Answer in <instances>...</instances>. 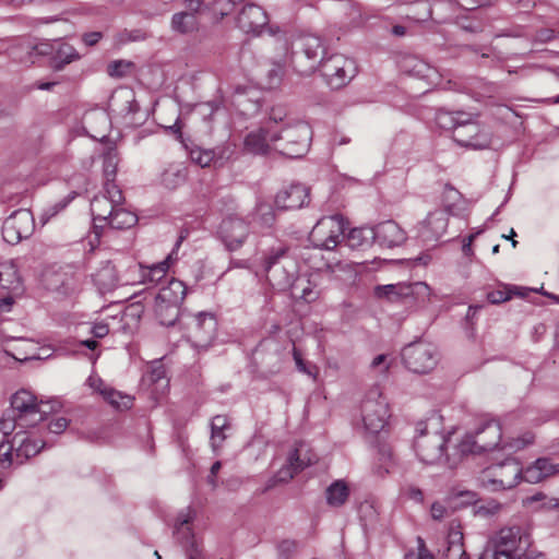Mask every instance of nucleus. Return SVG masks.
Listing matches in <instances>:
<instances>
[{
	"label": "nucleus",
	"instance_id": "nucleus-1",
	"mask_svg": "<svg viewBox=\"0 0 559 559\" xmlns=\"http://www.w3.org/2000/svg\"><path fill=\"white\" fill-rule=\"evenodd\" d=\"M502 442V428L495 418H483L473 432H467L457 450L462 455L495 450Z\"/></svg>",
	"mask_w": 559,
	"mask_h": 559
},
{
	"label": "nucleus",
	"instance_id": "nucleus-2",
	"mask_svg": "<svg viewBox=\"0 0 559 559\" xmlns=\"http://www.w3.org/2000/svg\"><path fill=\"white\" fill-rule=\"evenodd\" d=\"M312 132L304 121H287L284 127L274 130L271 140L280 142L277 148L290 158L302 157L309 148Z\"/></svg>",
	"mask_w": 559,
	"mask_h": 559
},
{
	"label": "nucleus",
	"instance_id": "nucleus-3",
	"mask_svg": "<svg viewBox=\"0 0 559 559\" xmlns=\"http://www.w3.org/2000/svg\"><path fill=\"white\" fill-rule=\"evenodd\" d=\"M324 52L325 47L319 36L304 35L293 44L289 60L296 72L309 75L326 59Z\"/></svg>",
	"mask_w": 559,
	"mask_h": 559
},
{
	"label": "nucleus",
	"instance_id": "nucleus-4",
	"mask_svg": "<svg viewBox=\"0 0 559 559\" xmlns=\"http://www.w3.org/2000/svg\"><path fill=\"white\" fill-rule=\"evenodd\" d=\"M263 270L269 284L277 290L290 287L294 278V263L287 257V248H272L263 259Z\"/></svg>",
	"mask_w": 559,
	"mask_h": 559
},
{
	"label": "nucleus",
	"instance_id": "nucleus-5",
	"mask_svg": "<svg viewBox=\"0 0 559 559\" xmlns=\"http://www.w3.org/2000/svg\"><path fill=\"white\" fill-rule=\"evenodd\" d=\"M417 430L419 435L415 439L414 448L419 460L426 464L444 463L453 466L450 457L444 454L448 442L445 436L438 431L428 432L424 423L418 424Z\"/></svg>",
	"mask_w": 559,
	"mask_h": 559
},
{
	"label": "nucleus",
	"instance_id": "nucleus-6",
	"mask_svg": "<svg viewBox=\"0 0 559 559\" xmlns=\"http://www.w3.org/2000/svg\"><path fill=\"white\" fill-rule=\"evenodd\" d=\"M493 559H521L531 545L530 536L520 527L501 528L492 538Z\"/></svg>",
	"mask_w": 559,
	"mask_h": 559
},
{
	"label": "nucleus",
	"instance_id": "nucleus-7",
	"mask_svg": "<svg viewBox=\"0 0 559 559\" xmlns=\"http://www.w3.org/2000/svg\"><path fill=\"white\" fill-rule=\"evenodd\" d=\"M364 428L369 433H379L390 417L389 404L378 386L366 394L360 407Z\"/></svg>",
	"mask_w": 559,
	"mask_h": 559
},
{
	"label": "nucleus",
	"instance_id": "nucleus-8",
	"mask_svg": "<svg viewBox=\"0 0 559 559\" xmlns=\"http://www.w3.org/2000/svg\"><path fill=\"white\" fill-rule=\"evenodd\" d=\"M320 70L326 84L332 90L346 86L357 74L355 60L340 53L326 58Z\"/></svg>",
	"mask_w": 559,
	"mask_h": 559
},
{
	"label": "nucleus",
	"instance_id": "nucleus-9",
	"mask_svg": "<svg viewBox=\"0 0 559 559\" xmlns=\"http://www.w3.org/2000/svg\"><path fill=\"white\" fill-rule=\"evenodd\" d=\"M347 226L342 215L322 217L312 228L310 237L316 247L333 250L344 239Z\"/></svg>",
	"mask_w": 559,
	"mask_h": 559
},
{
	"label": "nucleus",
	"instance_id": "nucleus-10",
	"mask_svg": "<svg viewBox=\"0 0 559 559\" xmlns=\"http://www.w3.org/2000/svg\"><path fill=\"white\" fill-rule=\"evenodd\" d=\"M194 516L195 512L190 507L182 509L176 518L174 537L186 548L188 559H206L202 546L192 533L191 523Z\"/></svg>",
	"mask_w": 559,
	"mask_h": 559
},
{
	"label": "nucleus",
	"instance_id": "nucleus-11",
	"mask_svg": "<svg viewBox=\"0 0 559 559\" xmlns=\"http://www.w3.org/2000/svg\"><path fill=\"white\" fill-rule=\"evenodd\" d=\"M524 469L514 459L490 466L485 472L484 480L492 486L493 490L511 489L523 480Z\"/></svg>",
	"mask_w": 559,
	"mask_h": 559
},
{
	"label": "nucleus",
	"instance_id": "nucleus-12",
	"mask_svg": "<svg viewBox=\"0 0 559 559\" xmlns=\"http://www.w3.org/2000/svg\"><path fill=\"white\" fill-rule=\"evenodd\" d=\"M402 358L407 369L415 373H427L437 365L435 347L425 342H415L405 346Z\"/></svg>",
	"mask_w": 559,
	"mask_h": 559
},
{
	"label": "nucleus",
	"instance_id": "nucleus-13",
	"mask_svg": "<svg viewBox=\"0 0 559 559\" xmlns=\"http://www.w3.org/2000/svg\"><path fill=\"white\" fill-rule=\"evenodd\" d=\"M122 191L116 183H105L104 193L96 195L91 201V212L95 226L103 227L108 221L116 206L123 202Z\"/></svg>",
	"mask_w": 559,
	"mask_h": 559
},
{
	"label": "nucleus",
	"instance_id": "nucleus-14",
	"mask_svg": "<svg viewBox=\"0 0 559 559\" xmlns=\"http://www.w3.org/2000/svg\"><path fill=\"white\" fill-rule=\"evenodd\" d=\"M218 237L228 251L239 250L250 235L249 223L237 214L224 217L218 227Z\"/></svg>",
	"mask_w": 559,
	"mask_h": 559
},
{
	"label": "nucleus",
	"instance_id": "nucleus-15",
	"mask_svg": "<svg viewBox=\"0 0 559 559\" xmlns=\"http://www.w3.org/2000/svg\"><path fill=\"white\" fill-rule=\"evenodd\" d=\"M35 228L34 217L29 210L20 209L5 218L2 236L5 242L16 245L28 238Z\"/></svg>",
	"mask_w": 559,
	"mask_h": 559
},
{
	"label": "nucleus",
	"instance_id": "nucleus-16",
	"mask_svg": "<svg viewBox=\"0 0 559 559\" xmlns=\"http://www.w3.org/2000/svg\"><path fill=\"white\" fill-rule=\"evenodd\" d=\"M454 141L461 146L484 150L490 146L491 136L469 114V119H463L455 128Z\"/></svg>",
	"mask_w": 559,
	"mask_h": 559
},
{
	"label": "nucleus",
	"instance_id": "nucleus-17",
	"mask_svg": "<svg viewBox=\"0 0 559 559\" xmlns=\"http://www.w3.org/2000/svg\"><path fill=\"white\" fill-rule=\"evenodd\" d=\"M40 405L41 402H38L33 393L27 390H20L11 397L10 412L20 417V420H24L25 424L34 426L44 420L45 412L41 411Z\"/></svg>",
	"mask_w": 559,
	"mask_h": 559
},
{
	"label": "nucleus",
	"instance_id": "nucleus-18",
	"mask_svg": "<svg viewBox=\"0 0 559 559\" xmlns=\"http://www.w3.org/2000/svg\"><path fill=\"white\" fill-rule=\"evenodd\" d=\"M317 461L316 456L302 455V448L294 449L288 457L287 463L266 483L263 492L272 489L277 484L288 483L295 475L304 471Z\"/></svg>",
	"mask_w": 559,
	"mask_h": 559
},
{
	"label": "nucleus",
	"instance_id": "nucleus-19",
	"mask_svg": "<svg viewBox=\"0 0 559 559\" xmlns=\"http://www.w3.org/2000/svg\"><path fill=\"white\" fill-rule=\"evenodd\" d=\"M449 224V214L444 210L430 212L419 224L418 237L425 241H437L447 231Z\"/></svg>",
	"mask_w": 559,
	"mask_h": 559
},
{
	"label": "nucleus",
	"instance_id": "nucleus-20",
	"mask_svg": "<svg viewBox=\"0 0 559 559\" xmlns=\"http://www.w3.org/2000/svg\"><path fill=\"white\" fill-rule=\"evenodd\" d=\"M217 322L212 313L200 312L195 316V324L191 332L193 346L206 349L216 335Z\"/></svg>",
	"mask_w": 559,
	"mask_h": 559
},
{
	"label": "nucleus",
	"instance_id": "nucleus-21",
	"mask_svg": "<svg viewBox=\"0 0 559 559\" xmlns=\"http://www.w3.org/2000/svg\"><path fill=\"white\" fill-rule=\"evenodd\" d=\"M373 229V240L381 247L395 248L402 246L406 239V231L392 219L377 224Z\"/></svg>",
	"mask_w": 559,
	"mask_h": 559
},
{
	"label": "nucleus",
	"instance_id": "nucleus-22",
	"mask_svg": "<svg viewBox=\"0 0 559 559\" xmlns=\"http://www.w3.org/2000/svg\"><path fill=\"white\" fill-rule=\"evenodd\" d=\"M266 12L257 4H247L237 16V25L245 33L260 34L267 25Z\"/></svg>",
	"mask_w": 559,
	"mask_h": 559
},
{
	"label": "nucleus",
	"instance_id": "nucleus-23",
	"mask_svg": "<svg viewBox=\"0 0 559 559\" xmlns=\"http://www.w3.org/2000/svg\"><path fill=\"white\" fill-rule=\"evenodd\" d=\"M86 384L94 392L100 394L107 403L118 409H128L132 406L133 399L130 395L116 391L96 374H91L86 380Z\"/></svg>",
	"mask_w": 559,
	"mask_h": 559
},
{
	"label": "nucleus",
	"instance_id": "nucleus-24",
	"mask_svg": "<svg viewBox=\"0 0 559 559\" xmlns=\"http://www.w3.org/2000/svg\"><path fill=\"white\" fill-rule=\"evenodd\" d=\"M309 200V188L301 183H295L278 192L275 197V205L278 210H298Z\"/></svg>",
	"mask_w": 559,
	"mask_h": 559
},
{
	"label": "nucleus",
	"instance_id": "nucleus-25",
	"mask_svg": "<svg viewBox=\"0 0 559 559\" xmlns=\"http://www.w3.org/2000/svg\"><path fill=\"white\" fill-rule=\"evenodd\" d=\"M557 475H559V463L549 457H539L524 468L523 480L528 484H538Z\"/></svg>",
	"mask_w": 559,
	"mask_h": 559
},
{
	"label": "nucleus",
	"instance_id": "nucleus-26",
	"mask_svg": "<svg viewBox=\"0 0 559 559\" xmlns=\"http://www.w3.org/2000/svg\"><path fill=\"white\" fill-rule=\"evenodd\" d=\"M15 447L16 465H21L25 460L35 456L45 447V442L32 437L26 431H17L12 437Z\"/></svg>",
	"mask_w": 559,
	"mask_h": 559
},
{
	"label": "nucleus",
	"instance_id": "nucleus-27",
	"mask_svg": "<svg viewBox=\"0 0 559 559\" xmlns=\"http://www.w3.org/2000/svg\"><path fill=\"white\" fill-rule=\"evenodd\" d=\"M183 238H185L183 236H180L178 238L173 251L166 257L165 260H163L158 263H154L152 265H147V266L140 264L142 282L144 284H147V283L157 284L160 282L162 278H164L166 276V273L169 269L170 262L177 259L175 257V253L178 250V248L180 247Z\"/></svg>",
	"mask_w": 559,
	"mask_h": 559
},
{
	"label": "nucleus",
	"instance_id": "nucleus-28",
	"mask_svg": "<svg viewBox=\"0 0 559 559\" xmlns=\"http://www.w3.org/2000/svg\"><path fill=\"white\" fill-rule=\"evenodd\" d=\"M403 305L407 308L420 307L430 300L431 289L425 282L405 283Z\"/></svg>",
	"mask_w": 559,
	"mask_h": 559
},
{
	"label": "nucleus",
	"instance_id": "nucleus-29",
	"mask_svg": "<svg viewBox=\"0 0 559 559\" xmlns=\"http://www.w3.org/2000/svg\"><path fill=\"white\" fill-rule=\"evenodd\" d=\"M274 132L271 128H260L249 132L245 138V148L252 154H265L269 151L270 143H275L271 140Z\"/></svg>",
	"mask_w": 559,
	"mask_h": 559
},
{
	"label": "nucleus",
	"instance_id": "nucleus-30",
	"mask_svg": "<svg viewBox=\"0 0 559 559\" xmlns=\"http://www.w3.org/2000/svg\"><path fill=\"white\" fill-rule=\"evenodd\" d=\"M53 56L50 59V66L56 71H61L67 64H70L81 58L76 49L64 41L56 40Z\"/></svg>",
	"mask_w": 559,
	"mask_h": 559
},
{
	"label": "nucleus",
	"instance_id": "nucleus-31",
	"mask_svg": "<svg viewBox=\"0 0 559 559\" xmlns=\"http://www.w3.org/2000/svg\"><path fill=\"white\" fill-rule=\"evenodd\" d=\"M444 559H468L464 550L463 533L459 526L451 525L447 536V547L443 550Z\"/></svg>",
	"mask_w": 559,
	"mask_h": 559
},
{
	"label": "nucleus",
	"instance_id": "nucleus-32",
	"mask_svg": "<svg viewBox=\"0 0 559 559\" xmlns=\"http://www.w3.org/2000/svg\"><path fill=\"white\" fill-rule=\"evenodd\" d=\"M187 294V287L183 282L171 278L166 286L160 287L155 300L162 302L181 305Z\"/></svg>",
	"mask_w": 559,
	"mask_h": 559
},
{
	"label": "nucleus",
	"instance_id": "nucleus-33",
	"mask_svg": "<svg viewBox=\"0 0 559 559\" xmlns=\"http://www.w3.org/2000/svg\"><path fill=\"white\" fill-rule=\"evenodd\" d=\"M373 464V474L378 477L386 476L394 466L392 449L386 443H379Z\"/></svg>",
	"mask_w": 559,
	"mask_h": 559
},
{
	"label": "nucleus",
	"instance_id": "nucleus-34",
	"mask_svg": "<svg viewBox=\"0 0 559 559\" xmlns=\"http://www.w3.org/2000/svg\"><path fill=\"white\" fill-rule=\"evenodd\" d=\"M0 287L12 292L21 289L19 271L12 260L0 262Z\"/></svg>",
	"mask_w": 559,
	"mask_h": 559
},
{
	"label": "nucleus",
	"instance_id": "nucleus-35",
	"mask_svg": "<svg viewBox=\"0 0 559 559\" xmlns=\"http://www.w3.org/2000/svg\"><path fill=\"white\" fill-rule=\"evenodd\" d=\"M192 12H177L170 21L171 31L178 34H191L199 29L200 21Z\"/></svg>",
	"mask_w": 559,
	"mask_h": 559
},
{
	"label": "nucleus",
	"instance_id": "nucleus-36",
	"mask_svg": "<svg viewBox=\"0 0 559 559\" xmlns=\"http://www.w3.org/2000/svg\"><path fill=\"white\" fill-rule=\"evenodd\" d=\"M230 429V423L227 416L216 415L211 420V445L214 451L222 448L227 436L226 430Z\"/></svg>",
	"mask_w": 559,
	"mask_h": 559
},
{
	"label": "nucleus",
	"instance_id": "nucleus-37",
	"mask_svg": "<svg viewBox=\"0 0 559 559\" xmlns=\"http://www.w3.org/2000/svg\"><path fill=\"white\" fill-rule=\"evenodd\" d=\"M136 223V214L119 204L115 207L107 225L115 229H128L133 227Z\"/></svg>",
	"mask_w": 559,
	"mask_h": 559
},
{
	"label": "nucleus",
	"instance_id": "nucleus-38",
	"mask_svg": "<svg viewBox=\"0 0 559 559\" xmlns=\"http://www.w3.org/2000/svg\"><path fill=\"white\" fill-rule=\"evenodd\" d=\"M325 497L330 507H342L349 497V488L343 480H335L326 488Z\"/></svg>",
	"mask_w": 559,
	"mask_h": 559
},
{
	"label": "nucleus",
	"instance_id": "nucleus-39",
	"mask_svg": "<svg viewBox=\"0 0 559 559\" xmlns=\"http://www.w3.org/2000/svg\"><path fill=\"white\" fill-rule=\"evenodd\" d=\"M187 179V169L182 164H171L162 174V183L167 189H176Z\"/></svg>",
	"mask_w": 559,
	"mask_h": 559
},
{
	"label": "nucleus",
	"instance_id": "nucleus-40",
	"mask_svg": "<svg viewBox=\"0 0 559 559\" xmlns=\"http://www.w3.org/2000/svg\"><path fill=\"white\" fill-rule=\"evenodd\" d=\"M463 119H469V114L464 111L451 112L447 110H438L436 114V123L439 128L449 130L455 134V128L462 123Z\"/></svg>",
	"mask_w": 559,
	"mask_h": 559
},
{
	"label": "nucleus",
	"instance_id": "nucleus-41",
	"mask_svg": "<svg viewBox=\"0 0 559 559\" xmlns=\"http://www.w3.org/2000/svg\"><path fill=\"white\" fill-rule=\"evenodd\" d=\"M154 311L162 325L170 326L179 318L180 305H173L155 300Z\"/></svg>",
	"mask_w": 559,
	"mask_h": 559
},
{
	"label": "nucleus",
	"instance_id": "nucleus-42",
	"mask_svg": "<svg viewBox=\"0 0 559 559\" xmlns=\"http://www.w3.org/2000/svg\"><path fill=\"white\" fill-rule=\"evenodd\" d=\"M405 282L397 284L378 285L374 287V296L377 298L386 299L390 302H399L403 305V294Z\"/></svg>",
	"mask_w": 559,
	"mask_h": 559
},
{
	"label": "nucleus",
	"instance_id": "nucleus-43",
	"mask_svg": "<svg viewBox=\"0 0 559 559\" xmlns=\"http://www.w3.org/2000/svg\"><path fill=\"white\" fill-rule=\"evenodd\" d=\"M104 177L105 183H115V177L117 174V167L119 163L118 152L116 148L110 147L104 153Z\"/></svg>",
	"mask_w": 559,
	"mask_h": 559
},
{
	"label": "nucleus",
	"instance_id": "nucleus-44",
	"mask_svg": "<svg viewBox=\"0 0 559 559\" xmlns=\"http://www.w3.org/2000/svg\"><path fill=\"white\" fill-rule=\"evenodd\" d=\"M403 67H404L405 71L409 72L411 74H413L417 78H423V79L430 78L431 72H433L432 68L427 62H425L424 60L418 59L416 57L406 58L404 60Z\"/></svg>",
	"mask_w": 559,
	"mask_h": 559
},
{
	"label": "nucleus",
	"instance_id": "nucleus-45",
	"mask_svg": "<svg viewBox=\"0 0 559 559\" xmlns=\"http://www.w3.org/2000/svg\"><path fill=\"white\" fill-rule=\"evenodd\" d=\"M254 219L264 228H271L275 223V212L271 204L259 202L254 209Z\"/></svg>",
	"mask_w": 559,
	"mask_h": 559
},
{
	"label": "nucleus",
	"instance_id": "nucleus-46",
	"mask_svg": "<svg viewBox=\"0 0 559 559\" xmlns=\"http://www.w3.org/2000/svg\"><path fill=\"white\" fill-rule=\"evenodd\" d=\"M531 292L527 288L519 287V286H511L508 288V290L497 289L492 290L487 295V298L490 304H501L511 298L512 295H516L520 297H526L527 293Z\"/></svg>",
	"mask_w": 559,
	"mask_h": 559
},
{
	"label": "nucleus",
	"instance_id": "nucleus-47",
	"mask_svg": "<svg viewBox=\"0 0 559 559\" xmlns=\"http://www.w3.org/2000/svg\"><path fill=\"white\" fill-rule=\"evenodd\" d=\"M56 40L49 41V40H43L38 44H32L31 41H25L21 44V48L24 49L29 57L33 56V53L38 56H53L55 48H56Z\"/></svg>",
	"mask_w": 559,
	"mask_h": 559
},
{
	"label": "nucleus",
	"instance_id": "nucleus-48",
	"mask_svg": "<svg viewBox=\"0 0 559 559\" xmlns=\"http://www.w3.org/2000/svg\"><path fill=\"white\" fill-rule=\"evenodd\" d=\"M190 157L193 163L200 165L201 167H209L212 164L215 166L217 164H222L221 159L217 158L216 153L213 150L194 148L191 150Z\"/></svg>",
	"mask_w": 559,
	"mask_h": 559
},
{
	"label": "nucleus",
	"instance_id": "nucleus-49",
	"mask_svg": "<svg viewBox=\"0 0 559 559\" xmlns=\"http://www.w3.org/2000/svg\"><path fill=\"white\" fill-rule=\"evenodd\" d=\"M370 239H373L372 227L353 228L349 230L347 236L348 246L352 248L361 247Z\"/></svg>",
	"mask_w": 559,
	"mask_h": 559
},
{
	"label": "nucleus",
	"instance_id": "nucleus-50",
	"mask_svg": "<svg viewBox=\"0 0 559 559\" xmlns=\"http://www.w3.org/2000/svg\"><path fill=\"white\" fill-rule=\"evenodd\" d=\"M16 427L26 428L31 426L25 424L24 420H20V417L10 411L5 412L0 418V431L4 436H10Z\"/></svg>",
	"mask_w": 559,
	"mask_h": 559
},
{
	"label": "nucleus",
	"instance_id": "nucleus-51",
	"mask_svg": "<svg viewBox=\"0 0 559 559\" xmlns=\"http://www.w3.org/2000/svg\"><path fill=\"white\" fill-rule=\"evenodd\" d=\"M285 70L284 66L280 62L272 63L271 68L266 72V87L267 88H275L277 87L284 76Z\"/></svg>",
	"mask_w": 559,
	"mask_h": 559
},
{
	"label": "nucleus",
	"instance_id": "nucleus-52",
	"mask_svg": "<svg viewBox=\"0 0 559 559\" xmlns=\"http://www.w3.org/2000/svg\"><path fill=\"white\" fill-rule=\"evenodd\" d=\"M0 463L3 467H10L11 465L16 464L13 439L8 442L0 443Z\"/></svg>",
	"mask_w": 559,
	"mask_h": 559
},
{
	"label": "nucleus",
	"instance_id": "nucleus-53",
	"mask_svg": "<svg viewBox=\"0 0 559 559\" xmlns=\"http://www.w3.org/2000/svg\"><path fill=\"white\" fill-rule=\"evenodd\" d=\"M72 199H73V197H68V198L60 200V201L56 202L55 204L49 205L48 207L44 209V211L40 215L41 222L44 224L47 223L50 218H52L59 212L64 210L67 207V205L71 202Z\"/></svg>",
	"mask_w": 559,
	"mask_h": 559
},
{
	"label": "nucleus",
	"instance_id": "nucleus-54",
	"mask_svg": "<svg viewBox=\"0 0 559 559\" xmlns=\"http://www.w3.org/2000/svg\"><path fill=\"white\" fill-rule=\"evenodd\" d=\"M534 436L531 432L524 433L521 438L513 439L510 442L503 443L502 449H509L511 451H519L526 445L533 443Z\"/></svg>",
	"mask_w": 559,
	"mask_h": 559
},
{
	"label": "nucleus",
	"instance_id": "nucleus-55",
	"mask_svg": "<svg viewBox=\"0 0 559 559\" xmlns=\"http://www.w3.org/2000/svg\"><path fill=\"white\" fill-rule=\"evenodd\" d=\"M298 548V543L294 539H284L277 545L278 557L289 559Z\"/></svg>",
	"mask_w": 559,
	"mask_h": 559
},
{
	"label": "nucleus",
	"instance_id": "nucleus-56",
	"mask_svg": "<svg viewBox=\"0 0 559 559\" xmlns=\"http://www.w3.org/2000/svg\"><path fill=\"white\" fill-rule=\"evenodd\" d=\"M219 109V104L215 100L197 105L195 110L204 120H211L214 114Z\"/></svg>",
	"mask_w": 559,
	"mask_h": 559
},
{
	"label": "nucleus",
	"instance_id": "nucleus-57",
	"mask_svg": "<svg viewBox=\"0 0 559 559\" xmlns=\"http://www.w3.org/2000/svg\"><path fill=\"white\" fill-rule=\"evenodd\" d=\"M145 380L151 383H158L160 381H164L165 385H167L168 380L166 379V370L164 366L160 364L153 366L151 370L146 373Z\"/></svg>",
	"mask_w": 559,
	"mask_h": 559
},
{
	"label": "nucleus",
	"instance_id": "nucleus-58",
	"mask_svg": "<svg viewBox=\"0 0 559 559\" xmlns=\"http://www.w3.org/2000/svg\"><path fill=\"white\" fill-rule=\"evenodd\" d=\"M131 67V62L123 60L114 61L108 66V73L110 76L121 78L127 74Z\"/></svg>",
	"mask_w": 559,
	"mask_h": 559
},
{
	"label": "nucleus",
	"instance_id": "nucleus-59",
	"mask_svg": "<svg viewBox=\"0 0 559 559\" xmlns=\"http://www.w3.org/2000/svg\"><path fill=\"white\" fill-rule=\"evenodd\" d=\"M405 559H433L432 555L426 548L424 540L418 538L417 550H411L405 555Z\"/></svg>",
	"mask_w": 559,
	"mask_h": 559
},
{
	"label": "nucleus",
	"instance_id": "nucleus-60",
	"mask_svg": "<svg viewBox=\"0 0 559 559\" xmlns=\"http://www.w3.org/2000/svg\"><path fill=\"white\" fill-rule=\"evenodd\" d=\"M69 425V420L66 417H58L50 420L48 424V430L51 433H62Z\"/></svg>",
	"mask_w": 559,
	"mask_h": 559
},
{
	"label": "nucleus",
	"instance_id": "nucleus-61",
	"mask_svg": "<svg viewBox=\"0 0 559 559\" xmlns=\"http://www.w3.org/2000/svg\"><path fill=\"white\" fill-rule=\"evenodd\" d=\"M183 4L186 7L183 12H192L195 17H199V14L204 9V2L202 0H183Z\"/></svg>",
	"mask_w": 559,
	"mask_h": 559
},
{
	"label": "nucleus",
	"instance_id": "nucleus-62",
	"mask_svg": "<svg viewBox=\"0 0 559 559\" xmlns=\"http://www.w3.org/2000/svg\"><path fill=\"white\" fill-rule=\"evenodd\" d=\"M293 356H294V360L296 362L298 371H300L305 374H308V376L316 377V374L307 366V364L304 361V359L301 358V355L299 354V352L296 348H294Z\"/></svg>",
	"mask_w": 559,
	"mask_h": 559
},
{
	"label": "nucleus",
	"instance_id": "nucleus-63",
	"mask_svg": "<svg viewBox=\"0 0 559 559\" xmlns=\"http://www.w3.org/2000/svg\"><path fill=\"white\" fill-rule=\"evenodd\" d=\"M405 495L407 498H409L411 500H414L418 503H423L424 502V492L421 491V489H419L418 487H415V486H407L405 488Z\"/></svg>",
	"mask_w": 559,
	"mask_h": 559
},
{
	"label": "nucleus",
	"instance_id": "nucleus-64",
	"mask_svg": "<svg viewBox=\"0 0 559 559\" xmlns=\"http://www.w3.org/2000/svg\"><path fill=\"white\" fill-rule=\"evenodd\" d=\"M286 116V109L284 107L277 106L271 109L269 119L271 122L278 123L283 122Z\"/></svg>",
	"mask_w": 559,
	"mask_h": 559
}]
</instances>
